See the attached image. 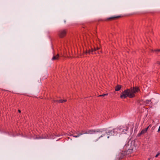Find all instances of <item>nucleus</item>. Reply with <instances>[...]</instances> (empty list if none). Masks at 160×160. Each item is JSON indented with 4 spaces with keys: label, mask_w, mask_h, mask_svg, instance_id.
<instances>
[{
    "label": "nucleus",
    "mask_w": 160,
    "mask_h": 160,
    "mask_svg": "<svg viewBox=\"0 0 160 160\" xmlns=\"http://www.w3.org/2000/svg\"><path fill=\"white\" fill-rule=\"evenodd\" d=\"M139 91V88L137 87H133L132 89H128L125 90L121 93L120 98L122 99H125L127 97L130 98H134L135 96L134 93Z\"/></svg>",
    "instance_id": "obj_1"
},
{
    "label": "nucleus",
    "mask_w": 160,
    "mask_h": 160,
    "mask_svg": "<svg viewBox=\"0 0 160 160\" xmlns=\"http://www.w3.org/2000/svg\"><path fill=\"white\" fill-rule=\"evenodd\" d=\"M99 132H101V129L97 130L87 129L85 130H82L80 133H77V135H75L74 134H73L72 136L75 138H78L83 134H92Z\"/></svg>",
    "instance_id": "obj_2"
},
{
    "label": "nucleus",
    "mask_w": 160,
    "mask_h": 160,
    "mask_svg": "<svg viewBox=\"0 0 160 160\" xmlns=\"http://www.w3.org/2000/svg\"><path fill=\"white\" fill-rule=\"evenodd\" d=\"M118 130L117 128H115L111 130L107 131L105 129H101V132H103L104 134L103 135H101V137L105 135L106 134L110 136H116L118 134Z\"/></svg>",
    "instance_id": "obj_3"
},
{
    "label": "nucleus",
    "mask_w": 160,
    "mask_h": 160,
    "mask_svg": "<svg viewBox=\"0 0 160 160\" xmlns=\"http://www.w3.org/2000/svg\"><path fill=\"white\" fill-rule=\"evenodd\" d=\"M118 134H126L128 131V128L126 125L120 126L116 128Z\"/></svg>",
    "instance_id": "obj_4"
},
{
    "label": "nucleus",
    "mask_w": 160,
    "mask_h": 160,
    "mask_svg": "<svg viewBox=\"0 0 160 160\" xmlns=\"http://www.w3.org/2000/svg\"><path fill=\"white\" fill-rule=\"evenodd\" d=\"M68 30L67 29H62L58 31V35L60 38H63L67 34Z\"/></svg>",
    "instance_id": "obj_5"
},
{
    "label": "nucleus",
    "mask_w": 160,
    "mask_h": 160,
    "mask_svg": "<svg viewBox=\"0 0 160 160\" xmlns=\"http://www.w3.org/2000/svg\"><path fill=\"white\" fill-rule=\"evenodd\" d=\"M99 48L97 47V48L94 47V48L93 49L92 48H91V49H89L88 50H87L86 51V54H96V53L95 52L99 49Z\"/></svg>",
    "instance_id": "obj_6"
},
{
    "label": "nucleus",
    "mask_w": 160,
    "mask_h": 160,
    "mask_svg": "<svg viewBox=\"0 0 160 160\" xmlns=\"http://www.w3.org/2000/svg\"><path fill=\"white\" fill-rule=\"evenodd\" d=\"M120 17V16H113L112 17L110 18H107L105 20L106 21H112L116 20Z\"/></svg>",
    "instance_id": "obj_7"
},
{
    "label": "nucleus",
    "mask_w": 160,
    "mask_h": 160,
    "mask_svg": "<svg viewBox=\"0 0 160 160\" xmlns=\"http://www.w3.org/2000/svg\"><path fill=\"white\" fill-rule=\"evenodd\" d=\"M60 55L58 54H57L56 55L53 56L52 58V61L58 60L59 59Z\"/></svg>",
    "instance_id": "obj_8"
},
{
    "label": "nucleus",
    "mask_w": 160,
    "mask_h": 160,
    "mask_svg": "<svg viewBox=\"0 0 160 160\" xmlns=\"http://www.w3.org/2000/svg\"><path fill=\"white\" fill-rule=\"evenodd\" d=\"M125 155L124 154L122 153H120L119 154V156L115 160H121L123 158Z\"/></svg>",
    "instance_id": "obj_9"
},
{
    "label": "nucleus",
    "mask_w": 160,
    "mask_h": 160,
    "mask_svg": "<svg viewBox=\"0 0 160 160\" xmlns=\"http://www.w3.org/2000/svg\"><path fill=\"white\" fill-rule=\"evenodd\" d=\"M148 130V128H146L144 129H142L141 132L138 134V135L140 136L142 134H144L146 133Z\"/></svg>",
    "instance_id": "obj_10"
},
{
    "label": "nucleus",
    "mask_w": 160,
    "mask_h": 160,
    "mask_svg": "<svg viewBox=\"0 0 160 160\" xmlns=\"http://www.w3.org/2000/svg\"><path fill=\"white\" fill-rule=\"evenodd\" d=\"M122 88V86L120 85H117L115 87V90L116 91H119Z\"/></svg>",
    "instance_id": "obj_11"
},
{
    "label": "nucleus",
    "mask_w": 160,
    "mask_h": 160,
    "mask_svg": "<svg viewBox=\"0 0 160 160\" xmlns=\"http://www.w3.org/2000/svg\"><path fill=\"white\" fill-rule=\"evenodd\" d=\"M151 102V100H146L143 102V104L145 105H147Z\"/></svg>",
    "instance_id": "obj_12"
},
{
    "label": "nucleus",
    "mask_w": 160,
    "mask_h": 160,
    "mask_svg": "<svg viewBox=\"0 0 160 160\" xmlns=\"http://www.w3.org/2000/svg\"><path fill=\"white\" fill-rule=\"evenodd\" d=\"M67 101V100L66 99H64V100H62V99H60L58 100L59 102L60 103H63L65 102H66Z\"/></svg>",
    "instance_id": "obj_13"
},
{
    "label": "nucleus",
    "mask_w": 160,
    "mask_h": 160,
    "mask_svg": "<svg viewBox=\"0 0 160 160\" xmlns=\"http://www.w3.org/2000/svg\"><path fill=\"white\" fill-rule=\"evenodd\" d=\"M108 95V94H105L102 95H99L98 96V97H104L105 96H107Z\"/></svg>",
    "instance_id": "obj_14"
},
{
    "label": "nucleus",
    "mask_w": 160,
    "mask_h": 160,
    "mask_svg": "<svg viewBox=\"0 0 160 160\" xmlns=\"http://www.w3.org/2000/svg\"><path fill=\"white\" fill-rule=\"evenodd\" d=\"M159 155H160V151H159V152H158L157 153V154L156 155V156H155V157L156 158H157V157H158V156Z\"/></svg>",
    "instance_id": "obj_15"
},
{
    "label": "nucleus",
    "mask_w": 160,
    "mask_h": 160,
    "mask_svg": "<svg viewBox=\"0 0 160 160\" xmlns=\"http://www.w3.org/2000/svg\"><path fill=\"white\" fill-rule=\"evenodd\" d=\"M52 102L54 103L59 102L58 100H53Z\"/></svg>",
    "instance_id": "obj_16"
},
{
    "label": "nucleus",
    "mask_w": 160,
    "mask_h": 160,
    "mask_svg": "<svg viewBox=\"0 0 160 160\" xmlns=\"http://www.w3.org/2000/svg\"><path fill=\"white\" fill-rule=\"evenodd\" d=\"M159 49H156L154 50H152V51H154L155 52H159Z\"/></svg>",
    "instance_id": "obj_17"
},
{
    "label": "nucleus",
    "mask_w": 160,
    "mask_h": 160,
    "mask_svg": "<svg viewBox=\"0 0 160 160\" xmlns=\"http://www.w3.org/2000/svg\"><path fill=\"white\" fill-rule=\"evenodd\" d=\"M132 149H128V150L127 151V152H132Z\"/></svg>",
    "instance_id": "obj_18"
},
{
    "label": "nucleus",
    "mask_w": 160,
    "mask_h": 160,
    "mask_svg": "<svg viewBox=\"0 0 160 160\" xmlns=\"http://www.w3.org/2000/svg\"><path fill=\"white\" fill-rule=\"evenodd\" d=\"M152 125L151 124H150L148 127H147V128H148V129L149 127H152Z\"/></svg>",
    "instance_id": "obj_19"
},
{
    "label": "nucleus",
    "mask_w": 160,
    "mask_h": 160,
    "mask_svg": "<svg viewBox=\"0 0 160 160\" xmlns=\"http://www.w3.org/2000/svg\"><path fill=\"white\" fill-rule=\"evenodd\" d=\"M155 128V127L154 126L152 127V129H154Z\"/></svg>",
    "instance_id": "obj_20"
},
{
    "label": "nucleus",
    "mask_w": 160,
    "mask_h": 160,
    "mask_svg": "<svg viewBox=\"0 0 160 160\" xmlns=\"http://www.w3.org/2000/svg\"><path fill=\"white\" fill-rule=\"evenodd\" d=\"M18 112H19V113H20V112H21V111H20V110H18Z\"/></svg>",
    "instance_id": "obj_21"
},
{
    "label": "nucleus",
    "mask_w": 160,
    "mask_h": 160,
    "mask_svg": "<svg viewBox=\"0 0 160 160\" xmlns=\"http://www.w3.org/2000/svg\"><path fill=\"white\" fill-rule=\"evenodd\" d=\"M60 136V135L56 136H57V137H59V136Z\"/></svg>",
    "instance_id": "obj_22"
},
{
    "label": "nucleus",
    "mask_w": 160,
    "mask_h": 160,
    "mask_svg": "<svg viewBox=\"0 0 160 160\" xmlns=\"http://www.w3.org/2000/svg\"><path fill=\"white\" fill-rule=\"evenodd\" d=\"M159 52H160V49H159Z\"/></svg>",
    "instance_id": "obj_23"
},
{
    "label": "nucleus",
    "mask_w": 160,
    "mask_h": 160,
    "mask_svg": "<svg viewBox=\"0 0 160 160\" xmlns=\"http://www.w3.org/2000/svg\"><path fill=\"white\" fill-rule=\"evenodd\" d=\"M152 122H154V120H153V121H152Z\"/></svg>",
    "instance_id": "obj_24"
},
{
    "label": "nucleus",
    "mask_w": 160,
    "mask_h": 160,
    "mask_svg": "<svg viewBox=\"0 0 160 160\" xmlns=\"http://www.w3.org/2000/svg\"><path fill=\"white\" fill-rule=\"evenodd\" d=\"M158 63H159V64H160V62H159Z\"/></svg>",
    "instance_id": "obj_25"
},
{
    "label": "nucleus",
    "mask_w": 160,
    "mask_h": 160,
    "mask_svg": "<svg viewBox=\"0 0 160 160\" xmlns=\"http://www.w3.org/2000/svg\"><path fill=\"white\" fill-rule=\"evenodd\" d=\"M109 138V136H108V138Z\"/></svg>",
    "instance_id": "obj_26"
}]
</instances>
